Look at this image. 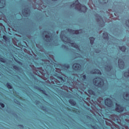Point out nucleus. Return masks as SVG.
I'll use <instances>...</instances> for the list:
<instances>
[{
  "label": "nucleus",
  "mask_w": 129,
  "mask_h": 129,
  "mask_svg": "<svg viewBox=\"0 0 129 129\" xmlns=\"http://www.w3.org/2000/svg\"><path fill=\"white\" fill-rule=\"evenodd\" d=\"M76 4V10H78V11H79L80 12H81L82 11V8L83 9V10L82 12L83 13H85V12L87 11V7L85 6V5H82L79 3V1L78 0H76L75 1V3H73V4L71 5V8L74 6Z\"/></svg>",
  "instance_id": "obj_1"
},
{
  "label": "nucleus",
  "mask_w": 129,
  "mask_h": 129,
  "mask_svg": "<svg viewBox=\"0 0 129 129\" xmlns=\"http://www.w3.org/2000/svg\"><path fill=\"white\" fill-rule=\"evenodd\" d=\"M116 107L115 108V110L116 111H117V112H118L119 113H121V112H123L124 110V107L117 103H116Z\"/></svg>",
  "instance_id": "obj_2"
},
{
  "label": "nucleus",
  "mask_w": 129,
  "mask_h": 129,
  "mask_svg": "<svg viewBox=\"0 0 129 129\" xmlns=\"http://www.w3.org/2000/svg\"><path fill=\"white\" fill-rule=\"evenodd\" d=\"M105 105L108 107H111L113 105L112 100L109 98H107L105 99Z\"/></svg>",
  "instance_id": "obj_3"
},
{
  "label": "nucleus",
  "mask_w": 129,
  "mask_h": 129,
  "mask_svg": "<svg viewBox=\"0 0 129 129\" xmlns=\"http://www.w3.org/2000/svg\"><path fill=\"white\" fill-rule=\"evenodd\" d=\"M95 79H100V81H99L96 86L97 87H99L100 88H102V87H103V86H104V81H103V80L101 79V78H100V77L98 78H95Z\"/></svg>",
  "instance_id": "obj_4"
},
{
  "label": "nucleus",
  "mask_w": 129,
  "mask_h": 129,
  "mask_svg": "<svg viewBox=\"0 0 129 129\" xmlns=\"http://www.w3.org/2000/svg\"><path fill=\"white\" fill-rule=\"evenodd\" d=\"M81 67V66L80 65V63H76L73 65V68H74V70L76 71H79Z\"/></svg>",
  "instance_id": "obj_5"
},
{
  "label": "nucleus",
  "mask_w": 129,
  "mask_h": 129,
  "mask_svg": "<svg viewBox=\"0 0 129 129\" xmlns=\"http://www.w3.org/2000/svg\"><path fill=\"white\" fill-rule=\"evenodd\" d=\"M68 32H70V33H72L75 35H79V30H74L71 29H68Z\"/></svg>",
  "instance_id": "obj_6"
},
{
  "label": "nucleus",
  "mask_w": 129,
  "mask_h": 129,
  "mask_svg": "<svg viewBox=\"0 0 129 129\" xmlns=\"http://www.w3.org/2000/svg\"><path fill=\"white\" fill-rule=\"evenodd\" d=\"M118 63L121 67H124V61L122 59L119 58L118 60Z\"/></svg>",
  "instance_id": "obj_7"
},
{
  "label": "nucleus",
  "mask_w": 129,
  "mask_h": 129,
  "mask_svg": "<svg viewBox=\"0 0 129 129\" xmlns=\"http://www.w3.org/2000/svg\"><path fill=\"white\" fill-rule=\"evenodd\" d=\"M103 37L104 40H108V33L107 32H104L103 33Z\"/></svg>",
  "instance_id": "obj_8"
},
{
  "label": "nucleus",
  "mask_w": 129,
  "mask_h": 129,
  "mask_svg": "<svg viewBox=\"0 0 129 129\" xmlns=\"http://www.w3.org/2000/svg\"><path fill=\"white\" fill-rule=\"evenodd\" d=\"M69 102L73 106H75V105H76V102L75 101H74L73 99L69 100Z\"/></svg>",
  "instance_id": "obj_9"
},
{
  "label": "nucleus",
  "mask_w": 129,
  "mask_h": 129,
  "mask_svg": "<svg viewBox=\"0 0 129 129\" xmlns=\"http://www.w3.org/2000/svg\"><path fill=\"white\" fill-rule=\"evenodd\" d=\"M37 89L39 91H40V92L43 93V94H44V95H46V96L48 95L47 94V93H46V91L45 90H42L40 87H37Z\"/></svg>",
  "instance_id": "obj_10"
},
{
  "label": "nucleus",
  "mask_w": 129,
  "mask_h": 129,
  "mask_svg": "<svg viewBox=\"0 0 129 129\" xmlns=\"http://www.w3.org/2000/svg\"><path fill=\"white\" fill-rule=\"evenodd\" d=\"M89 40L91 45H93L94 44V41H95V38L93 37H91L89 38Z\"/></svg>",
  "instance_id": "obj_11"
},
{
  "label": "nucleus",
  "mask_w": 129,
  "mask_h": 129,
  "mask_svg": "<svg viewBox=\"0 0 129 129\" xmlns=\"http://www.w3.org/2000/svg\"><path fill=\"white\" fill-rule=\"evenodd\" d=\"M94 71H96L93 73V74H101V72L98 69H95Z\"/></svg>",
  "instance_id": "obj_12"
},
{
  "label": "nucleus",
  "mask_w": 129,
  "mask_h": 129,
  "mask_svg": "<svg viewBox=\"0 0 129 129\" xmlns=\"http://www.w3.org/2000/svg\"><path fill=\"white\" fill-rule=\"evenodd\" d=\"M119 49L122 52H125V50H126V47L124 46V45L122 46H119Z\"/></svg>",
  "instance_id": "obj_13"
},
{
  "label": "nucleus",
  "mask_w": 129,
  "mask_h": 129,
  "mask_svg": "<svg viewBox=\"0 0 129 129\" xmlns=\"http://www.w3.org/2000/svg\"><path fill=\"white\" fill-rule=\"evenodd\" d=\"M88 92L90 94V95H95V93L94 92V91L92 90V89L88 90Z\"/></svg>",
  "instance_id": "obj_14"
},
{
  "label": "nucleus",
  "mask_w": 129,
  "mask_h": 129,
  "mask_svg": "<svg viewBox=\"0 0 129 129\" xmlns=\"http://www.w3.org/2000/svg\"><path fill=\"white\" fill-rule=\"evenodd\" d=\"M29 9L26 8L24 9V12H23L24 16H28L29 15V12H28Z\"/></svg>",
  "instance_id": "obj_15"
},
{
  "label": "nucleus",
  "mask_w": 129,
  "mask_h": 129,
  "mask_svg": "<svg viewBox=\"0 0 129 129\" xmlns=\"http://www.w3.org/2000/svg\"><path fill=\"white\" fill-rule=\"evenodd\" d=\"M71 45L72 47L75 48L76 49H78V48H79V46L78 45V44L75 43H72Z\"/></svg>",
  "instance_id": "obj_16"
},
{
  "label": "nucleus",
  "mask_w": 129,
  "mask_h": 129,
  "mask_svg": "<svg viewBox=\"0 0 129 129\" xmlns=\"http://www.w3.org/2000/svg\"><path fill=\"white\" fill-rule=\"evenodd\" d=\"M6 86L8 89H13V86L10 84V83H7L6 84Z\"/></svg>",
  "instance_id": "obj_17"
},
{
  "label": "nucleus",
  "mask_w": 129,
  "mask_h": 129,
  "mask_svg": "<svg viewBox=\"0 0 129 129\" xmlns=\"http://www.w3.org/2000/svg\"><path fill=\"white\" fill-rule=\"evenodd\" d=\"M63 67H64V68H66L67 69H69L70 68V65L69 64H66V63H64L62 65Z\"/></svg>",
  "instance_id": "obj_18"
},
{
  "label": "nucleus",
  "mask_w": 129,
  "mask_h": 129,
  "mask_svg": "<svg viewBox=\"0 0 129 129\" xmlns=\"http://www.w3.org/2000/svg\"><path fill=\"white\" fill-rule=\"evenodd\" d=\"M6 59L3 57H0V62H2V63H6Z\"/></svg>",
  "instance_id": "obj_19"
},
{
  "label": "nucleus",
  "mask_w": 129,
  "mask_h": 129,
  "mask_svg": "<svg viewBox=\"0 0 129 129\" xmlns=\"http://www.w3.org/2000/svg\"><path fill=\"white\" fill-rule=\"evenodd\" d=\"M106 68L108 69V71L109 72V71H111V69H112V67L109 66H106Z\"/></svg>",
  "instance_id": "obj_20"
},
{
  "label": "nucleus",
  "mask_w": 129,
  "mask_h": 129,
  "mask_svg": "<svg viewBox=\"0 0 129 129\" xmlns=\"http://www.w3.org/2000/svg\"><path fill=\"white\" fill-rule=\"evenodd\" d=\"M3 38L5 41H7L9 40V37H8V36L6 35H3Z\"/></svg>",
  "instance_id": "obj_21"
},
{
  "label": "nucleus",
  "mask_w": 129,
  "mask_h": 129,
  "mask_svg": "<svg viewBox=\"0 0 129 129\" xmlns=\"http://www.w3.org/2000/svg\"><path fill=\"white\" fill-rule=\"evenodd\" d=\"M58 79H59L61 80V81H64V79H63V77L60 76H57Z\"/></svg>",
  "instance_id": "obj_22"
},
{
  "label": "nucleus",
  "mask_w": 129,
  "mask_h": 129,
  "mask_svg": "<svg viewBox=\"0 0 129 129\" xmlns=\"http://www.w3.org/2000/svg\"><path fill=\"white\" fill-rule=\"evenodd\" d=\"M82 80L84 81V80H86V75H84L82 76Z\"/></svg>",
  "instance_id": "obj_23"
},
{
  "label": "nucleus",
  "mask_w": 129,
  "mask_h": 129,
  "mask_svg": "<svg viewBox=\"0 0 129 129\" xmlns=\"http://www.w3.org/2000/svg\"><path fill=\"white\" fill-rule=\"evenodd\" d=\"M13 68L14 69H15V70H19V67L17 66H13Z\"/></svg>",
  "instance_id": "obj_24"
},
{
  "label": "nucleus",
  "mask_w": 129,
  "mask_h": 129,
  "mask_svg": "<svg viewBox=\"0 0 129 129\" xmlns=\"http://www.w3.org/2000/svg\"><path fill=\"white\" fill-rule=\"evenodd\" d=\"M126 26L129 28V19L126 21Z\"/></svg>",
  "instance_id": "obj_25"
},
{
  "label": "nucleus",
  "mask_w": 129,
  "mask_h": 129,
  "mask_svg": "<svg viewBox=\"0 0 129 129\" xmlns=\"http://www.w3.org/2000/svg\"><path fill=\"white\" fill-rule=\"evenodd\" d=\"M0 105L3 108L5 107V104L3 103L2 102H0Z\"/></svg>",
  "instance_id": "obj_26"
},
{
  "label": "nucleus",
  "mask_w": 129,
  "mask_h": 129,
  "mask_svg": "<svg viewBox=\"0 0 129 129\" xmlns=\"http://www.w3.org/2000/svg\"><path fill=\"white\" fill-rule=\"evenodd\" d=\"M18 127H20V128H24V125L19 124L18 125Z\"/></svg>",
  "instance_id": "obj_27"
},
{
  "label": "nucleus",
  "mask_w": 129,
  "mask_h": 129,
  "mask_svg": "<svg viewBox=\"0 0 129 129\" xmlns=\"http://www.w3.org/2000/svg\"><path fill=\"white\" fill-rule=\"evenodd\" d=\"M45 37L46 38V39L50 38V36L48 34L45 35Z\"/></svg>",
  "instance_id": "obj_28"
},
{
  "label": "nucleus",
  "mask_w": 129,
  "mask_h": 129,
  "mask_svg": "<svg viewBox=\"0 0 129 129\" xmlns=\"http://www.w3.org/2000/svg\"><path fill=\"white\" fill-rule=\"evenodd\" d=\"M93 82H94V84H96V83H97V80H95L94 79Z\"/></svg>",
  "instance_id": "obj_29"
},
{
  "label": "nucleus",
  "mask_w": 129,
  "mask_h": 129,
  "mask_svg": "<svg viewBox=\"0 0 129 129\" xmlns=\"http://www.w3.org/2000/svg\"><path fill=\"white\" fill-rule=\"evenodd\" d=\"M125 97L129 98V93L125 94Z\"/></svg>",
  "instance_id": "obj_30"
},
{
  "label": "nucleus",
  "mask_w": 129,
  "mask_h": 129,
  "mask_svg": "<svg viewBox=\"0 0 129 129\" xmlns=\"http://www.w3.org/2000/svg\"><path fill=\"white\" fill-rule=\"evenodd\" d=\"M92 128H94V129H96V128H95V125H93V126H92Z\"/></svg>",
  "instance_id": "obj_31"
},
{
  "label": "nucleus",
  "mask_w": 129,
  "mask_h": 129,
  "mask_svg": "<svg viewBox=\"0 0 129 129\" xmlns=\"http://www.w3.org/2000/svg\"><path fill=\"white\" fill-rule=\"evenodd\" d=\"M5 6L3 5L2 6V7H0V9H3V8H4Z\"/></svg>",
  "instance_id": "obj_32"
},
{
  "label": "nucleus",
  "mask_w": 129,
  "mask_h": 129,
  "mask_svg": "<svg viewBox=\"0 0 129 129\" xmlns=\"http://www.w3.org/2000/svg\"><path fill=\"white\" fill-rule=\"evenodd\" d=\"M18 64H22V62H20V61H18Z\"/></svg>",
  "instance_id": "obj_33"
},
{
  "label": "nucleus",
  "mask_w": 129,
  "mask_h": 129,
  "mask_svg": "<svg viewBox=\"0 0 129 129\" xmlns=\"http://www.w3.org/2000/svg\"><path fill=\"white\" fill-rule=\"evenodd\" d=\"M43 33H48V31H43Z\"/></svg>",
  "instance_id": "obj_34"
},
{
  "label": "nucleus",
  "mask_w": 129,
  "mask_h": 129,
  "mask_svg": "<svg viewBox=\"0 0 129 129\" xmlns=\"http://www.w3.org/2000/svg\"><path fill=\"white\" fill-rule=\"evenodd\" d=\"M57 0H52L53 2H57Z\"/></svg>",
  "instance_id": "obj_35"
},
{
  "label": "nucleus",
  "mask_w": 129,
  "mask_h": 129,
  "mask_svg": "<svg viewBox=\"0 0 129 129\" xmlns=\"http://www.w3.org/2000/svg\"><path fill=\"white\" fill-rule=\"evenodd\" d=\"M68 108V110H70V108Z\"/></svg>",
  "instance_id": "obj_36"
},
{
  "label": "nucleus",
  "mask_w": 129,
  "mask_h": 129,
  "mask_svg": "<svg viewBox=\"0 0 129 129\" xmlns=\"http://www.w3.org/2000/svg\"><path fill=\"white\" fill-rule=\"evenodd\" d=\"M73 111H74V112L75 111V110H73Z\"/></svg>",
  "instance_id": "obj_37"
},
{
  "label": "nucleus",
  "mask_w": 129,
  "mask_h": 129,
  "mask_svg": "<svg viewBox=\"0 0 129 129\" xmlns=\"http://www.w3.org/2000/svg\"><path fill=\"white\" fill-rule=\"evenodd\" d=\"M1 1H0V4H1Z\"/></svg>",
  "instance_id": "obj_38"
},
{
  "label": "nucleus",
  "mask_w": 129,
  "mask_h": 129,
  "mask_svg": "<svg viewBox=\"0 0 129 129\" xmlns=\"http://www.w3.org/2000/svg\"><path fill=\"white\" fill-rule=\"evenodd\" d=\"M0 76H1V74H0Z\"/></svg>",
  "instance_id": "obj_39"
}]
</instances>
